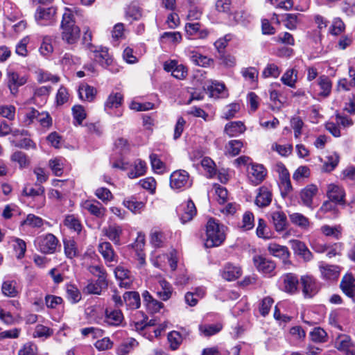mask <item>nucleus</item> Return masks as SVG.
I'll return each instance as SVG.
<instances>
[{
    "label": "nucleus",
    "instance_id": "4d7b16f0",
    "mask_svg": "<svg viewBox=\"0 0 355 355\" xmlns=\"http://www.w3.org/2000/svg\"><path fill=\"white\" fill-rule=\"evenodd\" d=\"M150 160L152 168L157 173H162L164 171L165 165L163 162L159 158L156 154H151L150 155Z\"/></svg>",
    "mask_w": 355,
    "mask_h": 355
},
{
    "label": "nucleus",
    "instance_id": "6e6552de",
    "mask_svg": "<svg viewBox=\"0 0 355 355\" xmlns=\"http://www.w3.org/2000/svg\"><path fill=\"white\" fill-rule=\"evenodd\" d=\"M56 8L53 7L39 8L35 14V18L37 24L41 26L52 24L55 21Z\"/></svg>",
    "mask_w": 355,
    "mask_h": 355
},
{
    "label": "nucleus",
    "instance_id": "4be33fe9",
    "mask_svg": "<svg viewBox=\"0 0 355 355\" xmlns=\"http://www.w3.org/2000/svg\"><path fill=\"white\" fill-rule=\"evenodd\" d=\"M188 56L194 64L202 67H210L214 62L212 58H209L195 51H189Z\"/></svg>",
    "mask_w": 355,
    "mask_h": 355
},
{
    "label": "nucleus",
    "instance_id": "f257e3e1",
    "mask_svg": "<svg viewBox=\"0 0 355 355\" xmlns=\"http://www.w3.org/2000/svg\"><path fill=\"white\" fill-rule=\"evenodd\" d=\"M62 40L68 44H74L80 38V30L76 25L73 11L69 8H65L62 15L60 25Z\"/></svg>",
    "mask_w": 355,
    "mask_h": 355
},
{
    "label": "nucleus",
    "instance_id": "de8ad7c7",
    "mask_svg": "<svg viewBox=\"0 0 355 355\" xmlns=\"http://www.w3.org/2000/svg\"><path fill=\"white\" fill-rule=\"evenodd\" d=\"M64 225L69 229L76 232H80L82 229L80 220L74 215H69L66 216L64 220Z\"/></svg>",
    "mask_w": 355,
    "mask_h": 355
},
{
    "label": "nucleus",
    "instance_id": "5fc2aeb1",
    "mask_svg": "<svg viewBox=\"0 0 355 355\" xmlns=\"http://www.w3.org/2000/svg\"><path fill=\"white\" fill-rule=\"evenodd\" d=\"M64 160L55 158L49 161V166L56 176L62 175L63 173Z\"/></svg>",
    "mask_w": 355,
    "mask_h": 355
},
{
    "label": "nucleus",
    "instance_id": "864d4df0",
    "mask_svg": "<svg viewBox=\"0 0 355 355\" xmlns=\"http://www.w3.org/2000/svg\"><path fill=\"white\" fill-rule=\"evenodd\" d=\"M126 16L139 20L142 16L141 10L137 3H132L126 9Z\"/></svg>",
    "mask_w": 355,
    "mask_h": 355
},
{
    "label": "nucleus",
    "instance_id": "c85d7f7f",
    "mask_svg": "<svg viewBox=\"0 0 355 355\" xmlns=\"http://www.w3.org/2000/svg\"><path fill=\"white\" fill-rule=\"evenodd\" d=\"M123 301L129 309H137L140 306V296L137 292H125Z\"/></svg>",
    "mask_w": 355,
    "mask_h": 355
},
{
    "label": "nucleus",
    "instance_id": "a211bd4d",
    "mask_svg": "<svg viewBox=\"0 0 355 355\" xmlns=\"http://www.w3.org/2000/svg\"><path fill=\"white\" fill-rule=\"evenodd\" d=\"M302 291L306 297H311L318 292L315 279L310 275H304L301 277Z\"/></svg>",
    "mask_w": 355,
    "mask_h": 355
},
{
    "label": "nucleus",
    "instance_id": "bf43d9fd",
    "mask_svg": "<svg viewBox=\"0 0 355 355\" xmlns=\"http://www.w3.org/2000/svg\"><path fill=\"white\" fill-rule=\"evenodd\" d=\"M53 331L52 329L42 324H37L35 327L33 332V336L35 338H48L53 334Z\"/></svg>",
    "mask_w": 355,
    "mask_h": 355
},
{
    "label": "nucleus",
    "instance_id": "4c0bfd02",
    "mask_svg": "<svg viewBox=\"0 0 355 355\" xmlns=\"http://www.w3.org/2000/svg\"><path fill=\"white\" fill-rule=\"evenodd\" d=\"M254 226V217L251 211H245L242 218L241 224L239 225V228L243 231H248L252 230Z\"/></svg>",
    "mask_w": 355,
    "mask_h": 355
},
{
    "label": "nucleus",
    "instance_id": "c9c22d12",
    "mask_svg": "<svg viewBox=\"0 0 355 355\" xmlns=\"http://www.w3.org/2000/svg\"><path fill=\"white\" fill-rule=\"evenodd\" d=\"M223 328L220 323L216 324H202L199 325V330L201 334L205 336H211L218 333Z\"/></svg>",
    "mask_w": 355,
    "mask_h": 355
},
{
    "label": "nucleus",
    "instance_id": "58836bf2",
    "mask_svg": "<svg viewBox=\"0 0 355 355\" xmlns=\"http://www.w3.org/2000/svg\"><path fill=\"white\" fill-rule=\"evenodd\" d=\"M245 80L250 83H256L258 80L259 71L253 67L243 68L241 71Z\"/></svg>",
    "mask_w": 355,
    "mask_h": 355
},
{
    "label": "nucleus",
    "instance_id": "412c9836",
    "mask_svg": "<svg viewBox=\"0 0 355 355\" xmlns=\"http://www.w3.org/2000/svg\"><path fill=\"white\" fill-rule=\"evenodd\" d=\"M283 290L288 293H295L297 291L299 280L293 273H287L282 276Z\"/></svg>",
    "mask_w": 355,
    "mask_h": 355
},
{
    "label": "nucleus",
    "instance_id": "f8f14e48",
    "mask_svg": "<svg viewBox=\"0 0 355 355\" xmlns=\"http://www.w3.org/2000/svg\"><path fill=\"white\" fill-rule=\"evenodd\" d=\"M275 171L279 174L281 188L284 192L288 193L293 189L290 180V173L285 165L282 162H277L275 165Z\"/></svg>",
    "mask_w": 355,
    "mask_h": 355
},
{
    "label": "nucleus",
    "instance_id": "69168bd1",
    "mask_svg": "<svg viewBox=\"0 0 355 355\" xmlns=\"http://www.w3.org/2000/svg\"><path fill=\"white\" fill-rule=\"evenodd\" d=\"M295 254L305 261H309L312 258V254L306 248V245H294Z\"/></svg>",
    "mask_w": 355,
    "mask_h": 355
},
{
    "label": "nucleus",
    "instance_id": "e433bc0d",
    "mask_svg": "<svg viewBox=\"0 0 355 355\" xmlns=\"http://www.w3.org/2000/svg\"><path fill=\"white\" fill-rule=\"evenodd\" d=\"M10 160L19 164L21 168H26L30 164L28 156L21 151H15L10 156Z\"/></svg>",
    "mask_w": 355,
    "mask_h": 355
},
{
    "label": "nucleus",
    "instance_id": "2f4dec72",
    "mask_svg": "<svg viewBox=\"0 0 355 355\" xmlns=\"http://www.w3.org/2000/svg\"><path fill=\"white\" fill-rule=\"evenodd\" d=\"M245 130V127L241 121H232L227 123L225 127V132L230 137H234L243 133Z\"/></svg>",
    "mask_w": 355,
    "mask_h": 355
},
{
    "label": "nucleus",
    "instance_id": "6ab92c4d",
    "mask_svg": "<svg viewBox=\"0 0 355 355\" xmlns=\"http://www.w3.org/2000/svg\"><path fill=\"white\" fill-rule=\"evenodd\" d=\"M340 288L343 292L355 302V284L354 279L350 274L345 275L340 282Z\"/></svg>",
    "mask_w": 355,
    "mask_h": 355
},
{
    "label": "nucleus",
    "instance_id": "3c124183",
    "mask_svg": "<svg viewBox=\"0 0 355 355\" xmlns=\"http://www.w3.org/2000/svg\"><path fill=\"white\" fill-rule=\"evenodd\" d=\"M339 162V156L337 153H332L326 157V160L324 162V170L330 172L333 171L338 165Z\"/></svg>",
    "mask_w": 355,
    "mask_h": 355
},
{
    "label": "nucleus",
    "instance_id": "338daca9",
    "mask_svg": "<svg viewBox=\"0 0 355 355\" xmlns=\"http://www.w3.org/2000/svg\"><path fill=\"white\" fill-rule=\"evenodd\" d=\"M345 30V24L340 18H335L332 21V24L329 28L331 35H338Z\"/></svg>",
    "mask_w": 355,
    "mask_h": 355
},
{
    "label": "nucleus",
    "instance_id": "a878e982",
    "mask_svg": "<svg viewBox=\"0 0 355 355\" xmlns=\"http://www.w3.org/2000/svg\"><path fill=\"white\" fill-rule=\"evenodd\" d=\"M123 315L119 309L105 311V322L110 326H119L123 321Z\"/></svg>",
    "mask_w": 355,
    "mask_h": 355
},
{
    "label": "nucleus",
    "instance_id": "7ed1b4c3",
    "mask_svg": "<svg viewBox=\"0 0 355 355\" xmlns=\"http://www.w3.org/2000/svg\"><path fill=\"white\" fill-rule=\"evenodd\" d=\"M192 185L189 173L184 170H176L170 175V187L176 191L184 190Z\"/></svg>",
    "mask_w": 355,
    "mask_h": 355
},
{
    "label": "nucleus",
    "instance_id": "37998d69",
    "mask_svg": "<svg viewBox=\"0 0 355 355\" xmlns=\"http://www.w3.org/2000/svg\"><path fill=\"white\" fill-rule=\"evenodd\" d=\"M281 80L284 85L292 88L295 87L297 82V71L293 69L287 70L282 76Z\"/></svg>",
    "mask_w": 355,
    "mask_h": 355
},
{
    "label": "nucleus",
    "instance_id": "2eb2a0df",
    "mask_svg": "<svg viewBox=\"0 0 355 355\" xmlns=\"http://www.w3.org/2000/svg\"><path fill=\"white\" fill-rule=\"evenodd\" d=\"M180 220L184 224L191 221L196 214V208L194 202L191 200L182 203L180 207Z\"/></svg>",
    "mask_w": 355,
    "mask_h": 355
},
{
    "label": "nucleus",
    "instance_id": "9b49d317",
    "mask_svg": "<svg viewBox=\"0 0 355 355\" xmlns=\"http://www.w3.org/2000/svg\"><path fill=\"white\" fill-rule=\"evenodd\" d=\"M318 188L315 184H311L303 188L300 193V198L303 205L313 209V198L317 195Z\"/></svg>",
    "mask_w": 355,
    "mask_h": 355
},
{
    "label": "nucleus",
    "instance_id": "473e14b6",
    "mask_svg": "<svg viewBox=\"0 0 355 355\" xmlns=\"http://www.w3.org/2000/svg\"><path fill=\"white\" fill-rule=\"evenodd\" d=\"M289 217L293 225L302 230H308L311 225L309 218L300 213H293Z\"/></svg>",
    "mask_w": 355,
    "mask_h": 355
},
{
    "label": "nucleus",
    "instance_id": "f704fd0d",
    "mask_svg": "<svg viewBox=\"0 0 355 355\" xmlns=\"http://www.w3.org/2000/svg\"><path fill=\"white\" fill-rule=\"evenodd\" d=\"M22 193L28 197L42 196H44V188L37 183H35L34 187L27 184L24 186Z\"/></svg>",
    "mask_w": 355,
    "mask_h": 355
},
{
    "label": "nucleus",
    "instance_id": "c756f323",
    "mask_svg": "<svg viewBox=\"0 0 355 355\" xmlns=\"http://www.w3.org/2000/svg\"><path fill=\"white\" fill-rule=\"evenodd\" d=\"M1 291L3 295L9 297H15L18 293L17 282L15 280H6L1 286Z\"/></svg>",
    "mask_w": 355,
    "mask_h": 355
},
{
    "label": "nucleus",
    "instance_id": "c03bdc74",
    "mask_svg": "<svg viewBox=\"0 0 355 355\" xmlns=\"http://www.w3.org/2000/svg\"><path fill=\"white\" fill-rule=\"evenodd\" d=\"M123 205L129 210L135 214L140 213L144 208V203L141 201H137L135 198L125 200Z\"/></svg>",
    "mask_w": 355,
    "mask_h": 355
},
{
    "label": "nucleus",
    "instance_id": "4468645a",
    "mask_svg": "<svg viewBox=\"0 0 355 355\" xmlns=\"http://www.w3.org/2000/svg\"><path fill=\"white\" fill-rule=\"evenodd\" d=\"M116 278L119 281V286L125 288H131L133 282V276L130 270L123 266H118L114 270Z\"/></svg>",
    "mask_w": 355,
    "mask_h": 355
},
{
    "label": "nucleus",
    "instance_id": "423d86ee",
    "mask_svg": "<svg viewBox=\"0 0 355 355\" xmlns=\"http://www.w3.org/2000/svg\"><path fill=\"white\" fill-rule=\"evenodd\" d=\"M320 277L326 282H336L340 274V268L336 265H329L324 262H320L318 265Z\"/></svg>",
    "mask_w": 355,
    "mask_h": 355
},
{
    "label": "nucleus",
    "instance_id": "09e8293b",
    "mask_svg": "<svg viewBox=\"0 0 355 355\" xmlns=\"http://www.w3.org/2000/svg\"><path fill=\"white\" fill-rule=\"evenodd\" d=\"M256 232L257 235L259 238L268 239L271 237L270 229L267 226L266 221L262 218H259L258 220V226Z\"/></svg>",
    "mask_w": 355,
    "mask_h": 355
},
{
    "label": "nucleus",
    "instance_id": "6e6d98bb",
    "mask_svg": "<svg viewBox=\"0 0 355 355\" xmlns=\"http://www.w3.org/2000/svg\"><path fill=\"white\" fill-rule=\"evenodd\" d=\"M329 212H331L333 214H336L338 212V208L336 205L330 200H326L322 203L318 211V214L324 215Z\"/></svg>",
    "mask_w": 355,
    "mask_h": 355
},
{
    "label": "nucleus",
    "instance_id": "7c9ffc66",
    "mask_svg": "<svg viewBox=\"0 0 355 355\" xmlns=\"http://www.w3.org/2000/svg\"><path fill=\"white\" fill-rule=\"evenodd\" d=\"M146 162L141 159H137L134 163L133 168L128 173V176L131 179L139 178L146 173Z\"/></svg>",
    "mask_w": 355,
    "mask_h": 355
},
{
    "label": "nucleus",
    "instance_id": "a18cd8bd",
    "mask_svg": "<svg viewBox=\"0 0 355 355\" xmlns=\"http://www.w3.org/2000/svg\"><path fill=\"white\" fill-rule=\"evenodd\" d=\"M182 340V336L178 331H173L168 334V341L172 350H176L181 345Z\"/></svg>",
    "mask_w": 355,
    "mask_h": 355
},
{
    "label": "nucleus",
    "instance_id": "052dcab7",
    "mask_svg": "<svg viewBox=\"0 0 355 355\" xmlns=\"http://www.w3.org/2000/svg\"><path fill=\"white\" fill-rule=\"evenodd\" d=\"M232 36L230 34H227L224 37L219 38L214 42V46L217 49L219 55L225 53L228 42L232 40Z\"/></svg>",
    "mask_w": 355,
    "mask_h": 355
},
{
    "label": "nucleus",
    "instance_id": "b1692460",
    "mask_svg": "<svg viewBox=\"0 0 355 355\" xmlns=\"http://www.w3.org/2000/svg\"><path fill=\"white\" fill-rule=\"evenodd\" d=\"M241 269L239 266L227 263L220 271L222 277L229 282L238 279L241 275Z\"/></svg>",
    "mask_w": 355,
    "mask_h": 355
},
{
    "label": "nucleus",
    "instance_id": "393cba45",
    "mask_svg": "<svg viewBox=\"0 0 355 355\" xmlns=\"http://www.w3.org/2000/svg\"><path fill=\"white\" fill-rule=\"evenodd\" d=\"M8 81L11 93L15 94L18 87L26 83V79L24 76L20 77L17 73L10 71L8 72Z\"/></svg>",
    "mask_w": 355,
    "mask_h": 355
},
{
    "label": "nucleus",
    "instance_id": "680f3d73",
    "mask_svg": "<svg viewBox=\"0 0 355 355\" xmlns=\"http://www.w3.org/2000/svg\"><path fill=\"white\" fill-rule=\"evenodd\" d=\"M139 184L150 193H154L156 189V181L153 177H148L141 180Z\"/></svg>",
    "mask_w": 355,
    "mask_h": 355
},
{
    "label": "nucleus",
    "instance_id": "bb28decb",
    "mask_svg": "<svg viewBox=\"0 0 355 355\" xmlns=\"http://www.w3.org/2000/svg\"><path fill=\"white\" fill-rule=\"evenodd\" d=\"M173 288L171 285L165 279H160L157 287V295L159 299L166 301L172 296Z\"/></svg>",
    "mask_w": 355,
    "mask_h": 355
},
{
    "label": "nucleus",
    "instance_id": "aec40b11",
    "mask_svg": "<svg viewBox=\"0 0 355 355\" xmlns=\"http://www.w3.org/2000/svg\"><path fill=\"white\" fill-rule=\"evenodd\" d=\"M83 207L98 218L103 217L106 211V209L97 200H86L83 202Z\"/></svg>",
    "mask_w": 355,
    "mask_h": 355
},
{
    "label": "nucleus",
    "instance_id": "39448f33",
    "mask_svg": "<svg viewBox=\"0 0 355 355\" xmlns=\"http://www.w3.org/2000/svg\"><path fill=\"white\" fill-rule=\"evenodd\" d=\"M248 178L253 185L261 183L267 174V171L262 164L251 163L247 168Z\"/></svg>",
    "mask_w": 355,
    "mask_h": 355
},
{
    "label": "nucleus",
    "instance_id": "20e7f679",
    "mask_svg": "<svg viewBox=\"0 0 355 355\" xmlns=\"http://www.w3.org/2000/svg\"><path fill=\"white\" fill-rule=\"evenodd\" d=\"M253 263L256 269L267 277L275 275V263L261 255H256L253 257Z\"/></svg>",
    "mask_w": 355,
    "mask_h": 355
},
{
    "label": "nucleus",
    "instance_id": "ea45409f",
    "mask_svg": "<svg viewBox=\"0 0 355 355\" xmlns=\"http://www.w3.org/2000/svg\"><path fill=\"white\" fill-rule=\"evenodd\" d=\"M281 73V69L275 63H268L262 71V76L264 78H277Z\"/></svg>",
    "mask_w": 355,
    "mask_h": 355
},
{
    "label": "nucleus",
    "instance_id": "49530a36",
    "mask_svg": "<svg viewBox=\"0 0 355 355\" xmlns=\"http://www.w3.org/2000/svg\"><path fill=\"white\" fill-rule=\"evenodd\" d=\"M67 298L71 303H77L81 299V294L79 290L72 284L67 286L66 288Z\"/></svg>",
    "mask_w": 355,
    "mask_h": 355
},
{
    "label": "nucleus",
    "instance_id": "f03ea898",
    "mask_svg": "<svg viewBox=\"0 0 355 355\" xmlns=\"http://www.w3.org/2000/svg\"><path fill=\"white\" fill-rule=\"evenodd\" d=\"M227 227L219 223L216 219L211 218L206 225L207 241L213 244H221L226 239Z\"/></svg>",
    "mask_w": 355,
    "mask_h": 355
},
{
    "label": "nucleus",
    "instance_id": "0eeeda50",
    "mask_svg": "<svg viewBox=\"0 0 355 355\" xmlns=\"http://www.w3.org/2000/svg\"><path fill=\"white\" fill-rule=\"evenodd\" d=\"M335 347L344 355H355V343L350 336L345 334L338 336L335 340Z\"/></svg>",
    "mask_w": 355,
    "mask_h": 355
},
{
    "label": "nucleus",
    "instance_id": "1a4fd4ad",
    "mask_svg": "<svg viewBox=\"0 0 355 355\" xmlns=\"http://www.w3.org/2000/svg\"><path fill=\"white\" fill-rule=\"evenodd\" d=\"M268 218L277 232H284L287 226L288 220L286 215L282 210L277 209L270 211L268 214Z\"/></svg>",
    "mask_w": 355,
    "mask_h": 355
},
{
    "label": "nucleus",
    "instance_id": "ddd939ff",
    "mask_svg": "<svg viewBox=\"0 0 355 355\" xmlns=\"http://www.w3.org/2000/svg\"><path fill=\"white\" fill-rule=\"evenodd\" d=\"M311 87L314 92H318L319 96L327 97L331 92L332 83L328 76L322 75L319 77L317 83L312 84Z\"/></svg>",
    "mask_w": 355,
    "mask_h": 355
},
{
    "label": "nucleus",
    "instance_id": "0e129e2a",
    "mask_svg": "<svg viewBox=\"0 0 355 355\" xmlns=\"http://www.w3.org/2000/svg\"><path fill=\"white\" fill-rule=\"evenodd\" d=\"M150 236L152 244H161L168 242L166 235L162 232L157 230H152Z\"/></svg>",
    "mask_w": 355,
    "mask_h": 355
},
{
    "label": "nucleus",
    "instance_id": "dca6fc26",
    "mask_svg": "<svg viewBox=\"0 0 355 355\" xmlns=\"http://www.w3.org/2000/svg\"><path fill=\"white\" fill-rule=\"evenodd\" d=\"M94 53V60L103 67H107L112 62V56L108 53V49L100 46L91 49Z\"/></svg>",
    "mask_w": 355,
    "mask_h": 355
},
{
    "label": "nucleus",
    "instance_id": "8fccbe9b",
    "mask_svg": "<svg viewBox=\"0 0 355 355\" xmlns=\"http://www.w3.org/2000/svg\"><path fill=\"white\" fill-rule=\"evenodd\" d=\"M289 334L291 338L297 343L302 342L306 336L304 330L300 326L291 327L289 331Z\"/></svg>",
    "mask_w": 355,
    "mask_h": 355
},
{
    "label": "nucleus",
    "instance_id": "cd10ccee",
    "mask_svg": "<svg viewBox=\"0 0 355 355\" xmlns=\"http://www.w3.org/2000/svg\"><path fill=\"white\" fill-rule=\"evenodd\" d=\"M123 96L121 93H111L105 103V110L110 114L111 110L114 108H118L122 104Z\"/></svg>",
    "mask_w": 355,
    "mask_h": 355
},
{
    "label": "nucleus",
    "instance_id": "e2e57ef3",
    "mask_svg": "<svg viewBox=\"0 0 355 355\" xmlns=\"http://www.w3.org/2000/svg\"><path fill=\"white\" fill-rule=\"evenodd\" d=\"M291 125L294 130L295 138H299L302 135L304 122L299 116H294L291 119Z\"/></svg>",
    "mask_w": 355,
    "mask_h": 355
},
{
    "label": "nucleus",
    "instance_id": "5701e85b",
    "mask_svg": "<svg viewBox=\"0 0 355 355\" xmlns=\"http://www.w3.org/2000/svg\"><path fill=\"white\" fill-rule=\"evenodd\" d=\"M270 253L281 259L284 265L290 264V252L285 245H269Z\"/></svg>",
    "mask_w": 355,
    "mask_h": 355
},
{
    "label": "nucleus",
    "instance_id": "9d476101",
    "mask_svg": "<svg viewBox=\"0 0 355 355\" xmlns=\"http://www.w3.org/2000/svg\"><path fill=\"white\" fill-rule=\"evenodd\" d=\"M327 197L335 204H345V191L343 187L336 184H329L327 187Z\"/></svg>",
    "mask_w": 355,
    "mask_h": 355
},
{
    "label": "nucleus",
    "instance_id": "13d9d810",
    "mask_svg": "<svg viewBox=\"0 0 355 355\" xmlns=\"http://www.w3.org/2000/svg\"><path fill=\"white\" fill-rule=\"evenodd\" d=\"M100 253L107 261L115 260L116 254L111 245H98Z\"/></svg>",
    "mask_w": 355,
    "mask_h": 355
},
{
    "label": "nucleus",
    "instance_id": "79ce46f5",
    "mask_svg": "<svg viewBox=\"0 0 355 355\" xmlns=\"http://www.w3.org/2000/svg\"><path fill=\"white\" fill-rule=\"evenodd\" d=\"M320 230L323 234L327 236H331L339 239L341 236L342 228L340 225L331 227L324 225L321 227Z\"/></svg>",
    "mask_w": 355,
    "mask_h": 355
},
{
    "label": "nucleus",
    "instance_id": "a19ab883",
    "mask_svg": "<svg viewBox=\"0 0 355 355\" xmlns=\"http://www.w3.org/2000/svg\"><path fill=\"white\" fill-rule=\"evenodd\" d=\"M72 114L74 119L73 124L75 125H81L83 120L87 116L84 107L80 105H76L72 107Z\"/></svg>",
    "mask_w": 355,
    "mask_h": 355
},
{
    "label": "nucleus",
    "instance_id": "72a5a7b5",
    "mask_svg": "<svg viewBox=\"0 0 355 355\" xmlns=\"http://www.w3.org/2000/svg\"><path fill=\"white\" fill-rule=\"evenodd\" d=\"M96 94V90L94 87L88 85L80 86L78 94L80 99L91 102L94 100Z\"/></svg>",
    "mask_w": 355,
    "mask_h": 355
},
{
    "label": "nucleus",
    "instance_id": "603ef678",
    "mask_svg": "<svg viewBox=\"0 0 355 355\" xmlns=\"http://www.w3.org/2000/svg\"><path fill=\"white\" fill-rule=\"evenodd\" d=\"M52 39L49 36H44L42 39V42L41 44L40 51L41 54H42L44 56H48L53 51V47L51 44Z\"/></svg>",
    "mask_w": 355,
    "mask_h": 355
},
{
    "label": "nucleus",
    "instance_id": "f3484780",
    "mask_svg": "<svg viewBox=\"0 0 355 355\" xmlns=\"http://www.w3.org/2000/svg\"><path fill=\"white\" fill-rule=\"evenodd\" d=\"M272 194L270 189L262 186L258 189V192L255 199V205L259 207H268L272 201Z\"/></svg>",
    "mask_w": 355,
    "mask_h": 355
},
{
    "label": "nucleus",
    "instance_id": "774afa93",
    "mask_svg": "<svg viewBox=\"0 0 355 355\" xmlns=\"http://www.w3.org/2000/svg\"><path fill=\"white\" fill-rule=\"evenodd\" d=\"M37 347L33 343H26L19 350L18 355H36Z\"/></svg>",
    "mask_w": 355,
    "mask_h": 355
}]
</instances>
